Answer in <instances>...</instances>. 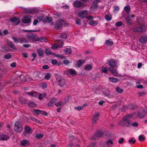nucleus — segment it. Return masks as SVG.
I'll return each mask as SVG.
<instances>
[{
    "instance_id": "1",
    "label": "nucleus",
    "mask_w": 147,
    "mask_h": 147,
    "mask_svg": "<svg viewBox=\"0 0 147 147\" xmlns=\"http://www.w3.org/2000/svg\"><path fill=\"white\" fill-rule=\"evenodd\" d=\"M133 116L131 114H129L124 117L123 120L119 122V124L122 126L129 127L131 126V123L129 121L131 118Z\"/></svg>"
},
{
    "instance_id": "2",
    "label": "nucleus",
    "mask_w": 147,
    "mask_h": 147,
    "mask_svg": "<svg viewBox=\"0 0 147 147\" xmlns=\"http://www.w3.org/2000/svg\"><path fill=\"white\" fill-rule=\"evenodd\" d=\"M57 82L58 85L63 87L67 84L65 80L61 76L57 75L56 76Z\"/></svg>"
},
{
    "instance_id": "3",
    "label": "nucleus",
    "mask_w": 147,
    "mask_h": 147,
    "mask_svg": "<svg viewBox=\"0 0 147 147\" xmlns=\"http://www.w3.org/2000/svg\"><path fill=\"white\" fill-rule=\"evenodd\" d=\"M14 129L17 132L20 133L23 130V127L20 121H16L14 124Z\"/></svg>"
},
{
    "instance_id": "4",
    "label": "nucleus",
    "mask_w": 147,
    "mask_h": 147,
    "mask_svg": "<svg viewBox=\"0 0 147 147\" xmlns=\"http://www.w3.org/2000/svg\"><path fill=\"white\" fill-rule=\"evenodd\" d=\"M146 30V27L144 25L140 26H137L133 29V31L135 32H138L140 33L144 32Z\"/></svg>"
},
{
    "instance_id": "5",
    "label": "nucleus",
    "mask_w": 147,
    "mask_h": 147,
    "mask_svg": "<svg viewBox=\"0 0 147 147\" xmlns=\"http://www.w3.org/2000/svg\"><path fill=\"white\" fill-rule=\"evenodd\" d=\"M103 135V132L100 131H98L95 133L91 137V139L94 140L98 139L102 137Z\"/></svg>"
},
{
    "instance_id": "6",
    "label": "nucleus",
    "mask_w": 147,
    "mask_h": 147,
    "mask_svg": "<svg viewBox=\"0 0 147 147\" xmlns=\"http://www.w3.org/2000/svg\"><path fill=\"white\" fill-rule=\"evenodd\" d=\"M64 22V21L62 20L57 21L54 25L55 28L57 30L61 29L62 28L63 24Z\"/></svg>"
},
{
    "instance_id": "7",
    "label": "nucleus",
    "mask_w": 147,
    "mask_h": 147,
    "mask_svg": "<svg viewBox=\"0 0 147 147\" xmlns=\"http://www.w3.org/2000/svg\"><path fill=\"white\" fill-rule=\"evenodd\" d=\"M26 37L28 39L35 41H37L38 40L37 38V36L33 33H28L26 35Z\"/></svg>"
},
{
    "instance_id": "8",
    "label": "nucleus",
    "mask_w": 147,
    "mask_h": 147,
    "mask_svg": "<svg viewBox=\"0 0 147 147\" xmlns=\"http://www.w3.org/2000/svg\"><path fill=\"white\" fill-rule=\"evenodd\" d=\"M87 11L86 10H82L78 13V17L83 19L86 18L87 15Z\"/></svg>"
},
{
    "instance_id": "9",
    "label": "nucleus",
    "mask_w": 147,
    "mask_h": 147,
    "mask_svg": "<svg viewBox=\"0 0 147 147\" xmlns=\"http://www.w3.org/2000/svg\"><path fill=\"white\" fill-rule=\"evenodd\" d=\"M10 21L14 25L16 26L19 24L20 20L19 18L13 17L11 18Z\"/></svg>"
},
{
    "instance_id": "10",
    "label": "nucleus",
    "mask_w": 147,
    "mask_h": 147,
    "mask_svg": "<svg viewBox=\"0 0 147 147\" xmlns=\"http://www.w3.org/2000/svg\"><path fill=\"white\" fill-rule=\"evenodd\" d=\"M33 113L34 114L36 115H38L40 114L45 116H47V113L46 112L38 109H34L33 111Z\"/></svg>"
},
{
    "instance_id": "11",
    "label": "nucleus",
    "mask_w": 147,
    "mask_h": 147,
    "mask_svg": "<svg viewBox=\"0 0 147 147\" xmlns=\"http://www.w3.org/2000/svg\"><path fill=\"white\" fill-rule=\"evenodd\" d=\"M99 114L96 112L93 115L92 117V122L93 123H95L99 119Z\"/></svg>"
},
{
    "instance_id": "12",
    "label": "nucleus",
    "mask_w": 147,
    "mask_h": 147,
    "mask_svg": "<svg viewBox=\"0 0 147 147\" xmlns=\"http://www.w3.org/2000/svg\"><path fill=\"white\" fill-rule=\"evenodd\" d=\"M31 18L30 16H25L22 19V22L24 24H28L30 22Z\"/></svg>"
},
{
    "instance_id": "13",
    "label": "nucleus",
    "mask_w": 147,
    "mask_h": 147,
    "mask_svg": "<svg viewBox=\"0 0 147 147\" xmlns=\"http://www.w3.org/2000/svg\"><path fill=\"white\" fill-rule=\"evenodd\" d=\"M25 11L27 13H31L33 14L34 13L38 12V10L37 8H34L31 9H25Z\"/></svg>"
},
{
    "instance_id": "14",
    "label": "nucleus",
    "mask_w": 147,
    "mask_h": 147,
    "mask_svg": "<svg viewBox=\"0 0 147 147\" xmlns=\"http://www.w3.org/2000/svg\"><path fill=\"white\" fill-rule=\"evenodd\" d=\"M147 113V111H146L144 109H142L141 111H140L138 112V116L140 118H143L146 115Z\"/></svg>"
},
{
    "instance_id": "15",
    "label": "nucleus",
    "mask_w": 147,
    "mask_h": 147,
    "mask_svg": "<svg viewBox=\"0 0 147 147\" xmlns=\"http://www.w3.org/2000/svg\"><path fill=\"white\" fill-rule=\"evenodd\" d=\"M68 73L72 75H76V71L72 69H69L68 70L65 71V73L66 74H68Z\"/></svg>"
},
{
    "instance_id": "16",
    "label": "nucleus",
    "mask_w": 147,
    "mask_h": 147,
    "mask_svg": "<svg viewBox=\"0 0 147 147\" xmlns=\"http://www.w3.org/2000/svg\"><path fill=\"white\" fill-rule=\"evenodd\" d=\"M109 65L111 68H114L116 67L117 64L116 61L114 60H111L109 61Z\"/></svg>"
},
{
    "instance_id": "17",
    "label": "nucleus",
    "mask_w": 147,
    "mask_h": 147,
    "mask_svg": "<svg viewBox=\"0 0 147 147\" xmlns=\"http://www.w3.org/2000/svg\"><path fill=\"white\" fill-rule=\"evenodd\" d=\"M74 6L77 8L80 7L82 5V3L79 1H76L74 3Z\"/></svg>"
},
{
    "instance_id": "18",
    "label": "nucleus",
    "mask_w": 147,
    "mask_h": 147,
    "mask_svg": "<svg viewBox=\"0 0 147 147\" xmlns=\"http://www.w3.org/2000/svg\"><path fill=\"white\" fill-rule=\"evenodd\" d=\"M63 45V43L62 42L61 44H59L58 43H57L53 45L51 47V48L53 49H55L57 48L61 47Z\"/></svg>"
},
{
    "instance_id": "19",
    "label": "nucleus",
    "mask_w": 147,
    "mask_h": 147,
    "mask_svg": "<svg viewBox=\"0 0 147 147\" xmlns=\"http://www.w3.org/2000/svg\"><path fill=\"white\" fill-rule=\"evenodd\" d=\"M9 139V136L6 135H0V140H7Z\"/></svg>"
},
{
    "instance_id": "20",
    "label": "nucleus",
    "mask_w": 147,
    "mask_h": 147,
    "mask_svg": "<svg viewBox=\"0 0 147 147\" xmlns=\"http://www.w3.org/2000/svg\"><path fill=\"white\" fill-rule=\"evenodd\" d=\"M57 100L55 98H52L48 103V105L50 107L52 106V105Z\"/></svg>"
},
{
    "instance_id": "21",
    "label": "nucleus",
    "mask_w": 147,
    "mask_h": 147,
    "mask_svg": "<svg viewBox=\"0 0 147 147\" xmlns=\"http://www.w3.org/2000/svg\"><path fill=\"white\" fill-rule=\"evenodd\" d=\"M140 41L141 43H145L147 41V37L146 36H142L140 38Z\"/></svg>"
},
{
    "instance_id": "22",
    "label": "nucleus",
    "mask_w": 147,
    "mask_h": 147,
    "mask_svg": "<svg viewBox=\"0 0 147 147\" xmlns=\"http://www.w3.org/2000/svg\"><path fill=\"white\" fill-rule=\"evenodd\" d=\"M52 20V19L51 17L46 16L44 18L43 21L47 23H49L51 22Z\"/></svg>"
},
{
    "instance_id": "23",
    "label": "nucleus",
    "mask_w": 147,
    "mask_h": 147,
    "mask_svg": "<svg viewBox=\"0 0 147 147\" xmlns=\"http://www.w3.org/2000/svg\"><path fill=\"white\" fill-rule=\"evenodd\" d=\"M37 52L38 55L40 57H42L44 54V51L41 49H38Z\"/></svg>"
},
{
    "instance_id": "24",
    "label": "nucleus",
    "mask_w": 147,
    "mask_h": 147,
    "mask_svg": "<svg viewBox=\"0 0 147 147\" xmlns=\"http://www.w3.org/2000/svg\"><path fill=\"white\" fill-rule=\"evenodd\" d=\"M109 80L110 81L113 83H116L119 81L118 79L112 77H109Z\"/></svg>"
},
{
    "instance_id": "25",
    "label": "nucleus",
    "mask_w": 147,
    "mask_h": 147,
    "mask_svg": "<svg viewBox=\"0 0 147 147\" xmlns=\"http://www.w3.org/2000/svg\"><path fill=\"white\" fill-rule=\"evenodd\" d=\"M126 22L128 25H130L132 23V21H131L129 16L126 17L125 19Z\"/></svg>"
},
{
    "instance_id": "26",
    "label": "nucleus",
    "mask_w": 147,
    "mask_h": 147,
    "mask_svg": "<svg viewBox=\"0 0 147 147\" xmlns=\"http://www.w3.org/2000/svg\"><path fill=\"white\" fill-rule=\"evenodd\" d=\"M85 62L84 60H79L77 62V65L78 67H80L83 63H84Z\"/></svg>"
},
{
    "instance_id": "27",
    "label": "nucleus",
    "mask_w": 147,
    "mask_h": 147,
    "mask_svg": "<svg viewBox=\"0 0 147 147\" xmlns=\"http://www.w3.org/2000/svg\"><path fill=\"white\" fill-rule=\"evenodd\" d=\"M25 131L27 133L30 134L32 132L31 128L28 126H26L25 128Z\"/></svg>"
},
{
    "instance_id": "28",
    "label": "nucleus",
    "mask_w": 147,
    "mask_h": 147,
    "mask_svg": "<svg viewBox=\"0 0 147 147\" xmlns=\"http://www.w3.org/2000/svg\"><path fill=\"white\" fill-rule=\"evenodd\" d=\"M97 21H94L93 20H91L89 22V24L92 26H95L98 24Z\"/></svg>"
},
{
    "instance_id": "29",
    "label": "nucleus",
    "mask_w": 147,
    "mask_h": 147,
    "mask_svg": "<svg viewBox=\"0 0 147 147\" xmlns=\"http://www.w3.org/2000/svg\"><path fill=\"white\" fill-rule=\"evenodd\" d=\"M92 66L91 65L88 64L86 66L85 69L86 70L90 71L92 69Z\"/></svg>"
},
{
    "instance_id": "30",
    "label": "nucleus",
    "mask_w": 147,
    "mask_h": 147,
    "mask_svg": "<svg viewBox=\"0 0 147 147\" xmlns=\"http://www.w3.org/2000/svg\"><path fill=\"white\" fill-rule=\"evenodd\" d=\"M12 39L15 43H20V37L17 38L14 36L12 37Z\"/></svg>"
},
{
    "instance_id": "31",
    "label": "nucleus",
    "mask_w": 147,
    "mask_h": 147,
    "mask_svg": "<svg viewBox=\"0 0 147 147\" xmlns=\"http://www.w3.org/2000/svg\"><path fill=\"white\" fill-rule=\"evenodd\" d=\"M28 42L27 40L24 38L20 37V43H26Z\"/></svg>"
},
{
    "instance_id": "32",
    "label": "nucleus",
    "mask_w": 147,
    "mask_h": 147,
    "mask_svg": "<svg viewBox=\"0 0 147 147\" xmlns=\"http://www.w3.org/2000/svg\"><path fill=\"white\" fill-rule=\"evenodd\" d=\"M28 105L31 107H34L36 106L35 103L31 101L28 102Z\"/></svg>"
},
{
    "instance_id": "33",
    "label": "nucleus",
    "mask_w": 147,
    "mask_h": 147,
    "mask_svg": "<svg viewBox=\"0 0 147 147\" xmlns=\"http://www.w3.org/2000/svg\"><path fill=\"white\" fill-rule=\"evenodd\" d=\"M124 10L128 13L130 11V6L129 5H127L124 8Z\"/></svg>"
},
{
    "instance_id": "34",
    "label": "nucleus",
    "mask_w": 147,
    "mask_h": 147,
    "mask_svg": "<svg viewBox=\"0 0 147 147\" xmlns=\"http://www.w3.org/2000/svg\"><path fill=\"white\" fill-rule=\"evenodd\" d=\"M108 69L109 71H111L114 75H116L117 74V72L115 70L111 69L109 68H108Z\"/></svg>"
},
{
    "instance_id": "35",
    "label": "nucleus",
    "mask_w": 147,
    "mask_h": 147,
    "mask_svg": "<svg viewBox=\"0 0 147 147\" xmlns=\"http://www.w3.org/2000/svg\"><path fill=\"white\" fill-rule=\"evenodd\" d=\"M43 136V135L42 134L39 133L36 134L35 136V137L37 139H40L42 138Z\"/></svg>"
},
{
    "instance_id": "36",
    "label": "nucleus",
    "mask_w": 147,
    "mask_h": 147,
    "mask_svg": "<svg viewBox=\"0 0 147 147\" xmlns=\"http://www.w3.org/2000/svg\"><path fill=\"white\" fill-rule=\"evenodd\" d=\"M139 140L141 141H144L145 140V137H144V135H141L139 136Z\"/></svg>"
},
{
    "instance_id": "37",
    "label": "nucleus",
    "mask_w": 147,
    "mask_h": 147,
    "mask_svg": "<svg viewBox=\"0 0 147 147\" xmlns=\"http://www.w3.org/2000/svg\"><path fill=\"white\" fill-rule=\"evenodd\" d=\"M105 19L108 21H109L111 20L112 16L110 15L106 14L105 16Z\"/></svg>"
},
{
    "instance_id": "38",
    "label": "nucleus",
    "mask_w": 147,
    "mask_h": 147,
    "mask_svg": "<svg viewBox=\"0 0 147 147\" xmlns=\"http://www.w3.org/2000/svg\"><path fill=\"white\" fill-rule=\"evenodd\" d=\"M116 91L119 93H121L123 92V89L120 88L119 87H117L115 88Z\"/></svg>"
},
{
    "instance_id": "39",
    "label": "nucleus",
    "mask_w": 147,
    "mask_h": 147,
    "mask_svg": "<svg viewBox=\"0 0 147 147\" xmlns=\"http://www.w3.org/2000/svg\"><path fill=\"white\" fill-rule=\"evenodd\" d=\"M30 119L32 120V121L36 122L37 123H40V121L39 120L36 119L34 117H31L30 118Z\"/></svg>"
},
{
    "instance_id": "40",
    "label": "nucleus",
    "mask_w": 147,
    "mask_h": 147,
    "mask_svg": "<svg viewBox=\"0 0 147 147\" xmlns=\"http://www.w3.org/2000/svg\"><path fill=\"white\" fill-rule=\"evenodd\" d=\"M37 38H38V40H37L38 41H40L41 42H44L45 40V38L43 37H40V38H38L37 36Z\"/></svg>"
},
{
    "instance_id": "41",
    "label": "nucleus",
    "mask_w": 147,
    "mask_h": 147,
    "mask_svg": "<svg viewBox=\"0 0 147 147\" xmlns=\"http://www.w3.org/2000/svg\"><path fill=\"white\" fill-rule=\"evenodd\" d=\"M51 74L49 73H47L45 76V78L47 80H49L51 77Z\"/></svg>"
},
{
    "instance_id": "42",
    "label": "nucleus",
    "mask_w": 147,
    "mask_h": 147,
    "mask_svg": "<svg viewBox=\"0 0 147 147\" xmlns=\"http://www.w3.org/2000/svg\"><path fill=\"white\" fill-rule=\"evenodd\" d=\"M106 43L108 46H112L113 45L112 41H110L109 40H107L106 41Z\"/></svg>"
},
{
    "instance_id": "43",
    "label": "nucleus",
    "mask_w": 147,
    "mask_h": 147,
    "mask_svg": "<svg viewBox=\"0 0 147 147\" xmlns=\"http://www.w3.org/2000/svg\"><path fill=\"white\" fill-rule=\"evenodd\" d=\"M27 94L35 97L36 96L38 95L36 92H28Z\"/></svg>"
},
{
    "instance_id": "44",
    "label": "nucleus",
    "mask_w": 147,
    "mask_h": 147,
    "mask_svg": "<svg viewBox=\"0 0 147 147\" xmlns=\"http://www.w3.org/2000/svg\"><path fill=\"white\" fill-rule=\"evenodd\" d=\"M45 53L47 55H52L51 52V50L49 49H46L45 50Z\"/></svg>"
},
{
    "instance_id": "45",
    "label": "nucleus",
    "mask_w": 147,
    "mask_h": 147,
    "mask_svg": "<svg viewBox=\"0 0 147 147\" xmlns=\"http://www.w3.org/2000/svg\"><path fill=\"white\" fill-rule=\"evenodd\" d=\"M64 51L65 52V53L66 54H69L71 53V51L70 49L68 48L66 49Z\"/></svg>"
},
{
    "instance_id": "46",
    "label": "nucleus",
    "mask_w": 147,
    "mask_h": 147,
    "mask_svg": "<svg viewBox=\"0 0 147 147\" xmlns=\"http://www.w3.org/2000/svg\"><path fill=\"white\" fill-rule=\"evenodd\" d=\"M28 143V141L27 140H23L21 141V144L23 146H24Z\"/></svg>"
},
{
    "instance_id": "47",
    "label": "nucleus",
    "mask_w": 147,
    "mask_h": 147,
    "mask_svg": "<svg viewBox=\"0 0 147 147\" xmlns=\"http://www.w3.org/2000/svg\"><path fill=\"white\" fill-rule=\"evenodd\" d=\"M75 109L78 111H80V110H82L83 108V107L82 106L80 105L75 107Z\"/></svg>"
},
{
    "instance_id": "48",
    "label": "nucleus",
    "mask_w": 147,
    "mask_h": 147,
    "mask_svg": "<svg viewBox=\"0 0 147 147\" xmlns=\"http://www.w3.org/2000/svg\"><path fill=\"white\" fill-rule=\"evenodd\" d=\"M8 45L9 46V47L11 48H12L13 49H15L16 47L14 46V45L11 42H9L8 43Z\"/></svg>"
},
{
    "instance_id": "49",
    "label": "nucleus",
    "mask_w": 147,
    "mask_h": 147,
    "mask_svg": "<svg viewBox=\"0 0 147 147\" xmlns=\"http://www.w3.org/2000/svg\"><path fill=\"white\" fill-rule=\"evenodd\" d=\"M67 35L66 33H62L60 35V37L61 38H67Z\"/></svg>"
},
{
    "instance_id": "50",
    "label": "nucleus",
    "mask_w": 147,
    "mask_h": 147,
    "mask_svg": "<svg viewBox=\"0 0 147 147\" xmlns=\"http://www.w3.org/2000/svg\"><path fill=\"white\" fill-rule=\"evenodd\" d=\"M11 57V55L10 54H7L5 55L4 58L6 59H9Z\"/></svg>"
},
{
    "instance_id": "51",
    "label": "nucleus",
    "mask_w": 147,
    "mask_h": 147,
    "mask_svg": "<svg viewBox=\"0 0 147 147\" xmlns=\"http://www.w3.org/2000/svg\"><path fill=\"white\" fill-rule=\"evenodd\" d=\"M19 100L22 103H25L26 102L25 100L22 97H20L19 99Z\"/></svg>"
},
{
    "instance_id": "52",
    "label": "nucleus",
    "mask_w": 147,
    "mask_h": 147,
    "mask_svg": "<svg viewBox=\"0 0 147 147\" xmlns=\"http://www.w3.org/2000/svg\"><path fill=\"white\" fill-rule=\"evenodd\" d=\"M24 75H21L18 78V80L20 79L21 81H22L24 79Z\"/></svg>"
},
{
    "instance_id": "53",
    "label": "nucleus",
    "mask_w": 147,
    "mask_h": 147,
    "mask_svg": "<svg viewBox=\"0 0 147 147\" xmlns=\"http://www.w3.org/2000/svg\"><path fill=\"white\" fill-rule=\"evenodd\" d=\"M123 24V23L122 22H119L116 23V25L117 26H121Z\"/></svg>"
},
{
    "instance_id": "54",
    "label": "nucleus",
    "mask_w": 147,
    "mask_h": 147,
    "mask_svg": "<svg viewBox=\"0 0 147 147\" xmlns=\"http://www.w3.org/2000/svg\"><path fill=\"white\" fill-rule=\"evenodd\" d=\"M47 84L45 83H43L41 84V86L44 88H46L47 87Z\"/></svg>"
},
{
    "instance_id": "55",
    "label": "nucleus",
    "mask_w": 147,
    "mask_h": 147,
    "mask_svg": "<svg viewBox=\"0 0 147 147\" xmlns=\"http://www.w3.org/2000/svg\"><path fill=\"white\" fill-rule=\"evenodd\" d=\"M102 71L104 73H106L107 72L108 69L105 67H103L102 69Z\"/></svg>"
},
{
    "instance_id": "56",
    "label": "nucleus",
    "mask_w": 147,
    "mask_h": 147,
    "mask_svg": "<svg viewBox=\"0 0 147 147\" xmlns=\"http://www.w3.org/2000/svg\"><path fill=\"white\" fill-rule=\"evenodd\" d=\"M106 143L107 145H109V144H113V142L111 140H110L107 142Z\"/></svg>"
},
{
    "instance_id": "57",
    "label": "nucleus",
    "mask_w": 147,
    "mask_h": 147,
    "mask_svg": "<svg viewBox=\"0 0 147 147\" xmlns=\"http://www.w3.org/2000/svg\"><path fill=\"white\" fill-rule=\"evenodd\" d=\"M136 140H133L132 138H131L130 140H129V142L130 143H132L133 144H134L136 142Z\"/></svg>"
},
{
    "instance_id": "58",
    "label": "nucleus",
    "mask_w": 147,
    "mask_h": 147,
    "mask_svg": "<svg viewBox=\"0 0 147 147\" xmlns=\"http://www.w3.org/2000/svg\"><path fill=\"white\" fill-rule=\"evenodd\" d=\"M36 76L38 78H41L42 77V74H41L40 73H38L36 74Z\"/></svg>"
},
{
    "instance_id": "59",
    "label": "nucleus",
    "mask_w": 147,
    "mask_h": 147,
    "mask_svg": "<svg viewBox=\"0 0 147 147\" xmlns=\"http://www.w3.org/2000/svg\"><path fill=\"white\" fill-rule=\"evenodd\" d=\"M42 68L45 69H47L49 68V67L47 65H45L42 66Z\"/></svg>"
},
{
    "instance_id": "60",
    "label": "nucleus",
    "mask_w": 147,
    "mask_h": 147,
    "mask_svg": "<svg viewBox=\"0 0 147 147\" xmlns=\"http://www.w3.org/2000/svg\"><path fill=\"white\" fill-rule=\"evenodd\" d=\"M138 125V124L137 122H135L133 123H131V125L133 127H137Z\"/></svg>"
},
{
    "instance_id": "61",
    "label": "nucleus",
    "mask_w": 147,
    "mask_h": 147,
    "mask_svg": "<svg viewBox=\"0 0 147 147\" xmlns=\"http://www.w3.org/2000/svg\"><path fill=\"white\" fill-rule=\"evenodd\" d=\"M62 103V102L61 101H60L58 102L57 103L55 104V105L57 107H58L59 106H60Z\"/></svg>"
},
{
    "instance_id": "62",
    "label": "nucleus",
    "mask_w": 147,
    "mask_h": 147,
    "mask_svg": "<svg viewBox=\"0 0 147 147\" xmlns=\"http://www.w3.org/2000/svg\"><path fill=\"white\" fill-rule=\"evenodd\" d=\"M86 19L92 20L94 18V17L92 16H86Z\"/></svg>"
},
{
    "instance_id": "63",
    "label": "nucleus",
    "mask_w": 147,
    "mask_h": 147,
    "mask_svg": "<svg viewBox=\"0 0 147 147\" xmlns=\"http://www.w3.org/2000/svg\"><path fill=\"white\" fill-rule=\"evenodd\" d=\"M57 62V61L55 59L52 60L51 61L53 65L56 64Z\"/></svg>"
},
{
    "instance_id": "64",
    "label": "nucleus",
    "mask_w": 147,
    "mask_h": 147,
    "mask_svg": "<svg viewBox=\"0 0 147 147\" xmlns=\"http://www.w3.org/2000/svg\"><path fill=\"white\" fill-rule=\"evenodd\" d=\"M124 139L123 138H121L120 140H119L118 141V143L120 144H121L123 142Z\"/></svg>"
}]
</instances>
